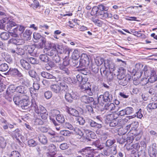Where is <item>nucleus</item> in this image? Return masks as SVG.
<instances>
[{
	"label": "nucleus",
	"mask_w": 157,
	"mask_h": 157,
	"mask_svg": "<svg viewBox=\"0 0 157 157\" xmlns=\"http://www.w3.org/2000/svg\"><path fill=\"white\" fill-rule=\"evenodd\" d=\"M116 106L113 103H108L105 104L104 109L110 112H113L115 110Z\"/></svg>",
	"instance_id": "obj_17"
},
{
	"label": "nucleus",
	"mask_w": 157,
	"mask_h": 157,
	"mask_svg": "<svg viewBox=\"0 0 157 157\" xmlns=\"http://www.w3.org/2000/svg\"><path fill=\"white\" fill-rule=\"evenodd\" d=\"M130 78L126 76L124 78H123L122 79L119 80L118 82L120 85L125 86L127 84Z\"/></svg>",
	"instance_id": "obj_27"
},
{
	"label": "nucleus",
	"mask_w": 157,
	"mask_h": 157,
	"mask_svg": "<svg viewBox=\"0 0 157 157\" xmlns=\"http://www.w3.org/2000/svg\"><path fill=\"white\" fill-rule=\"evenodd\" d=\"M11 42L12 43L15 45H21L23 42V40L21 39H18L16 38H13L10 40Z\"/></svg>",
	"instance_id": "obj_31"
},
{
	"label": "nucleus",
	"mask_w": 157,
	"mask_h": 157,
	"mask_svg": "<svg viewBox=\"0 0 157 157\" xmlns=\"http://www.w3.org/2000/svg\"><path fill=\"white\" fill-rule=\"evenodd\" d=\"M15 91H16V87L13 85H10L6 90L5 92L3 93V96L9 101H11L13 99L12 94Z\"/></svg>",
	"instance_id": "obj_4"
},
{
	"label": "nucleus",
	"mask_w": 157,
	"mask_h": 157,
	"mask_svg": "<svg viewBox=\"0 0 157 157\" xmlns=\"http://www.w3.org/2000/svg\"><path fill=\"white\" fill-rule=\"evenodd\" d=\"M15 104L20 106L23 109H27L29 105V97L25 94L21 96H15L13 98Z\"/></svg>",
	"instance_id": "obj_3"
},
{
	"label": "nucleus",
	"mask_w": 157,
	"mask_h": 157,
	"mask_svg": "<svg viewBox=\"0 0 157 157\" xmlns=\"http://www.w3.org/2000/svg\"><path fill=\"white\" fill-rule=\"evenodd\" d=\"M113 99V96L108 91L105 92L103 94L101 95L98 98V102L102 104L107 102H110Z\"/></svg>",
	"instance_id": "obj_5"
},
{
	"label": "nucleus",
	"mask_w": 157,
	"mask_h": 157,
	"mask_svg": "<svg viewBox=\"0 0 157 157\" xmlns=\"http://www.w3.org/2000/svg\"><path fill=\"white\" fill-rule=\"evenodd\" d=\"M9 33L11 36L14 37H16L18 36V34H20V33L18 32L17 29V28H14L12 29V31L10 32Z\"/></svg>",
	"instance_id": "obj_45"
},
{
	"label": "nucleus",
	"mask_w": 157,
	"mask_h": 157,
	"mask_svg": "<svg viewBox=\"0 0 157 157\" xmlns=\"http://www.w3.org/2000/svg\"><path fill=\"white\" fill-rule=\"evenodd\" d=\"M20 156L19 153L16 151H12L10 155V157H20Z\"/></svg>",
	"instance_id": "obj_58"
},
{
	"label": "nucleus",
	"mask_w": 157,
	"mask_h": 157,
	"mask_svg": "<svg viewBox=\"0 0 157 157\" xmlns=\"http://www.w3.org/2000/svg\"><path fill=\"white\" fill-rule=\"evenodd\" d=\"M87 79L86 81H84L83 82V83L80 84L81 89L83 91L90 86L89 83L87 82Z\"/></svg>",
	"instance_id": "obj_26"
},
{
	"label": "nucleus",
	"mask_w": 157,
	"mask_h": 157,
	"mask_svg": "<svg viewBox=\"0 0 157 157\" xmlns=\"http://www.w3.org/2000/svg\"><path fill=\"white\" fill-rule=\"evenodd\" d=\"M61 135L64 136H69L71 134L70 132L69 131L65 130H62L60 132Z\"/></svg>",
	"instance_id": "obj_61"
},
{
	"label": "nucleus",
	"mask_w": 157,
	"mask_h": 157,
	"mask_svg": "<svg viewBox=\"0 0 157 157\" xmlns=\"http://www.w3.org/2000/svg\"><path fill=\"white\" fill-rule=\"evenodd\" d=\"M33 40L35 42H38L40 40H41L42 37H44L42 36L40 33H34L33 34Z\"/></svg>",
	"instance_id": "obj_29"
},
{
	"label": "nucleus",
	"mask_w": 157,
	"mask_h": 157,
	"mask_svg": "<svg viewBox=\"0 0 157 157\" xmlns=\"http://www.w3.org/2000/svg\"><path fill=\"white\" fill-rule=\"evenodd\" d=\"M32 32L29 30H26L23 34V37L24 40H29L31 39V35Z\"/></svg>",
	"instance_id": "obj_24"
},
{
	"label": "nucleus",
	"mask_w": 157,
	"mask_h": 157,
	"mask_svg": "<svg viewBox=\"0 0 157 157\" xmlns=\"http://www.w3.org/2000/svg\"><path fill=\"white\" fill-rule=\"evenodd\" d=\"M47 54L48 55L53 57L57 54V49H49Z\"/></svg>",
	"instance_id": "obj_37"
},
{
	"label": "nucleus",
	"mask_w": 157,
	"mask_h": 157,
	"mask_svg": "<svg viewBox=\"0 0 157 157\" xmlns=\"http://www.w3.org/2000/svg\"><path fill=\"white\" fill-rule=\"evenodd\" d=\"M20 63L21 67L25 70H29L31 68V66L30 64L24 59H21L20 61Z\"/></svg>",
	"instance_id": "obj_15"
},
{
	"label": "nucleus",
	"mask_w": 157,
	"mask_h": 157,
	"mask_svg": "<svg viewBox=\"0 0 157 157\" xmlns=\"http://www.w3.org/2000/svg\"><path fill=\"white\" fill-rule=\"evenodd\" d=\"M149 82L153 83L157 80V75L154 70H151V71L150 77L148 78Z\"/></svg>",
	"instance_id": "obj_16"
},
{
	"label": "nucleus",
	"mask_w": 157,
	"mask_h": 157,
	"mask_svg": "<svg viewBox=\"0 0 157 157\" xmlns=\"http://www.w3.org/2000/svg\"><path fill=\"white\" fill-rule=\"evenodd\" d=\"M53 138H54L53 141L56 142H61L63 141L64 139V138L63 136H61L56 135L53 137Z\"/></svg>",
	"instance_id": "obj_44"
},
{
	"label": "nucleus",
	"mask_w": 157,
	"mask_h": 157,
	"mask_svg": "<svg viewBox=\"0 0 157 157\" xmlns=\"http://www.w3.org/2000/svg\"><path fill=\"white\" fill-rule=\"evenodd\" d=\"M88 123L91 128H93L97 129L101 128L102 127V125L101 123L96 122L90 119L88 120Z\"/></svg>",
	"instance_id": "obj_12"
},
{
	"label": "nucleus",
	"mask_w": 157,
	"mask_h": 157,
	"mask_svg": "<svg viewBox=\"0 0 157 157\" xmlns=\"http://www.w3.org/2000/svg\"><path fill=\"white\" fill-rule=\"evenodd\" d=\"M90 148L86 147L82 149L79 151V152L83 156L82 157H86L89 153H90L91 150Z\"/></svg>",
	"instance_id": "obj_25"
},
{
	"label": "nucleus",
	"mask_w": 157,
	"mask_h": 157,
	"mask_svg": "<svg viewBox=\"0 0 157 157\" xmlns=\"http://www.w3.org/2000/svg\"><path fill=\"white\" fill-rule=\"evenodd\" d=\"M51 90L54 93L56 94L61 93V88L60 84H53L50 86Z\"/></svg>",
	"instance_id": "obj_20"
},
{
	"label": "nucleus",
	"mask_w": 157,
	"mask_h": 157,
	"mask_svg": "<svg viewBox=\"0 0 157 157\" xmlns=\"http://www.w3.org/2000/svg\"><path fill=\"white\" fill-rule=\"evenodd\" d=\"M84 132L86 134V136L84 135V134L83 133V135L80 136L79 139L80 141L84 142H87L90 140V137H91V134L92 132L88 130H85Z\"/></svg>",
	"instance_id": "obj_8"
},
{
	"label": "nucleus",
	"mask_w": 157,
	"mask_h": 157,
	"mask_svg": "<svg viewBox=\"0 0 157 157\" xmlns=\"http://www.w3.org/2000/svg\"><path fill=\"white\" fill-rule=\"evenodd\" d=\"M67 79L69 80H71L72 83H78L79 84H81L82 83H83V81H86L87 80V79L83 78L82 75L79 74L76 76V79L75 78H73L72 79H71L70 78H67Z\"/></svg>",
	"instance_id": "obj_9"
},
{
	"label": "nucleus",
	"mask_w": 157,
	"mask_h": 157,
	"mask_svg": "<svg viewBox=\"0 0 157 157\" xmlns=\"http://www.w3.org/2000/svg\"><path fill=\"white\" fill-rule=\"evenodd\" d=\"M16 54L18 55H23L25 53V49L24 48V47L23 48L17 47L16 45Z\"/></svg>",
	"instance_id": "obj_34"
},
{
	"label": "nucleus",
	"mask_w": 157,
	"mask_h": 157,
	"mask_svg": "<svg viewBox=\"0 0 157 157\" xmlns=\"http://www.w3.org/2000/svg\"><path fill=\"white\" fill-rule=\"evenodd\" d=\"M65 98L67 101L71 103L73 99L77 98L76 93L73 91L71 93L67 92L65 95Z\"/></svg>",
	"instance_id": "obj_11"
},
{
	"label": "nucleus",
	"mask_w": 157,
	"mask_h": 157,
	"mask_svg": "<svg viewBox=\"0 0 157 157\" xmlns=\"http://www.w3.org/2000/svg\"><path fill=\"white\" fill-rule=\"evenodd\" d=\"M39 6V2L37 0H34L33 1V3L31 4V7L34 10L36 9Z\"/></svg>",
	"instance_id": "obj_63"
},
{
	"label": "nucleus",
	"mask_w": 157,
	"mask_h": 157,
	"mask_svg": "<svg viewBox=\"0 0 157 157\" xmlns=\"http://www.w3.org/2000/svg\"><path fill=\"white\" fill-rule=\"evenodd\" d=\"M81 100L82 102L86 104L89 103L94 101L93 98L86 95L82 96Z\"/></svg>",
	"instance_id": "obj_18"
},
{
	"label": "nucleus",
	"mask_w": 157,
	"mask_h": 157,
	"mask_svg": "<svg viewBox=\"0 0 157 157\" xmlns=\"http://www.w3.org/2000/svg\"><path fill=\"white\" fill-rule=\"evenodd\" d=\"M21 132L19 129L17 128L13 131L12 133V135L13 137L15 138L17 140L18 142L20 143V141L18 137L21 136Z\"/></svg>",
	"instance_id": "obj_21"
},
{
	"label": "nucleus",
	"mask_w": 157,
	"mask_h": 157,
	"mask_svg": "<svg viewBox=\"0 0 157 157\" xmlns=\"http://www.w3.org/2000/svg\"><path fill=\"white\" fill-rule=\"evenodd\" d=\"M89 63V58L87 55L86 54H82L79 61L78 67H85L88 65Z\"/></svg>",
	"instance_id": "obj_7"
},
{
	"label": "nucleus",
	"mask_w": 157,
	"mask_h": 157,
	"mask_svg": "<svg viewBox=\"0 0 157 157\" xmlns=\"http://www.w3.org/2000/svg\"><path fill=\"white\" fill-rule=\"evenodd\" d=\"M39 58L40 60L44 62H47L49 61L48 57L45 54L40 55L39 56Z\"/></svg>",
	"instance_id": "obj_49"
},
{
	"label": "nucleus",
	"mask_w": 157,
	"mask_h": 157,
	"mask_svg": "<svg viewBox=\"0 0 157 157\" xmlns=\"http://www.w3.org/2000/svg\"><path fill=\"white\" fill-rule=\"evenodd\" d=\"M147 108L150 109H155L157 108V102H152L148 104Z\"/></svg>",
	"instance_id": "obj_53"
},
{
	"label": "nucleus",
	"mask_w": 157,
	"mask_h": 157,
	"mask_svg": "<svg viewBox=\"0 0 157 157\" xmlns=\"http://www.w3.org/2000/svg\"><path fill=\"white\" fill-rule=\"evenodd\" d=\"M126 144H131L132 143L133 140H134V138L132 136H129L128 135H126Z\"/></svg>",
	"instance_id": "obj_57"
},
{
	"label": "nucleus",
	"mask_w": 157,
	"mask_h": 157,
	"mask_svg": "<svg viewBox=\"0 0 157 157\" xmlns=\"http://www.w3.org/2000/svg\"><path fill=\"white\" fill-rule=\"evenodd\" d=\"M60 86L61 93L65 92V93H66L68 92L69 87L66 83L64 82H61L60 83Z\"/></svg>",
	"instance_id": "obj_23"
},
{
	"label": "nucleus",
	"mask_w": 157,
	"mask_h": 157,
	"mask_svg": "<svg viewBox=\"0 0 157 157\" xmlns=\"http://www.w3.org/2000/svg\"><path fill=\"white\" fill-rule=\"evenodd\" d=\"M115 142V141L114 139H109L106 141L105 144L106 147L109 148L112 146V145L114 144Z\"/></svg>",
	"instance_id": "obj_39"
},
{
	"label": "nucleus",
	"mask_w": 157,
	"mask_h": 157,
	"mask_svg": "<svg viewBox=\"0 0 157 157\" xmlns=\"http://www.w3.org/2000/svg\"><path fill=\"white\" fill-rule=\"evenodd\" d=\"M36 95L37 94H33L32 95L34 98L31 100V109L34 110L37 114H39L40 113V116L42 119L45 120L48 116V113L46 109L42 105H40L39 108L38 102H36Z\"/></svg>",
	"instance_id": "obj_2"
},
{
	"label": "nucleus",
	"mask_w": 157,
	"mask_h": 157,
	"mask_svg": "<svg viewBox=\"0 0 157 157\" xmlns=\"http://www.w3.org/2000/svg\"><path fill=\"white\" fill-rule=\"evenodd\" d=\"M52 96V92L49 91H46L44 94V96L47 99H50Z\"/></svg>",
	"instance_id": "obj_64"
},
{
	"label": "nucleus",
	"mask_w": 157,
	"mask_h": 157,
	"mask_svg": "<svg viewBox=\"0 0 157 157\" xmlns=\"http://www.w3.org/2000/svg\"><path fill=\"white\" fill-rule=\"evenodd\" d=\"M47 44V46L50 48V49H57L56 45L54 43H52L50 41H48Z\"/></svg>",
	"instance_id": "obj_55"
},
{
	"label": "nucleus",
	"mask_w": 157,
	"mask_h": 157,
	"mask_svg": "<svg viewBox=\"0 0 157 157\" xmlns=\"http://www.w3.org/2000/svg\"><path fill=\"white\" fill-rule=\"evenodd\" d=\"M8 68V66L7 64L5 63H2L1 64V71H6Z\"/></svg>",
	"instance_id": "obj_56"
},
{
	"label": "nucleus",
	"mask_w": 157,
	"mask_h": 157,
	"mask_svg": "<svg viewBox=\"0 0 157 157\" xmlns=\"http://www.w3.org/2000/svg\"><path fill=\"white\" fill-rule=\"evenodd\" d=\"M33 89L31 87L30 88V91L31 95V96L32 98V100L34 99V98L33 97L32 95H33V94H36V102H38V101L37 99V97L38 95V94L36 92V90H38L39 88H40V85L39 83L38 82H34L33 85Z\"/></svg>",
	"instance_id": "obj_10"
},
{
	"label": "nucleus",
	"mask_w": 157,
	"mask_h": 157,
	"mask_svg": "<svg viewBox=\"0 0 157 157\" xmlns=\"http://www.w3.org/2000/svg\"><path fill=\"white\" fill-rule=\"evenodd\" d=\"M41 76L44 78L49 79L56 80V77L52 74L45 71H43L41 73Z\"/></svg>",
	"instance_id": "obj_22"
},
{
	"label": "nucleus",
	"mask_w": 157,
	"mask_h": 157,
	"mask_svg": "<svg viewBox=\"0 0 157 157\" xmlns=\"http://www.w3.org/2000/svg\"><path fill=\"white\" fill-rule=\"evenodd\" d=\"M57 52H59L60 54L63 53L64 52V48L62 45H57L56 46Z\"/></svg>",
	"instance_id": "obj_59"
},
{
	"label": "nucleus",
	"mask_w": 157,
	"mask_h": 157,
	"mask_svg": "<svg viewBox=\"0 0 157 157\" xmlns=\"http://www.w3.org/2000/svg\"><path fill=\"white\" fill-rule=\"evenodd\" d=\"M10 36L9 34L6 32H2L1 34V38L3 40H7Z\"/></svg>",
	"instance_id": "obj_50"
},
{
	"label": "nucleus",
	"mask_w": 157,
	"mask_h": 157,
	"mask_svg": "<svg viewBox=\"0 0 157 157\" xmlns=\"http://www.w3.org/2000/svg\"><path fill=\"white\" fill-rule=\"evenodd\" d=\"M109 9L107 7L101 4L97 6H94L90 12L92 16H98L101 19H105L107 18H112V14L111 13H108L104 11H107Z\"/></svg>",
	"instance_id": "obj_1"
},
{
	"label": "nucleus",
	"mask_w": 157,
	"mask_h": 157,
	"mask_svg": "<svg viewBox=\"0 0 157 157\" xmlns=\"http://www.w3.org/2000/svg\"><path fill=\"white\" fill-rule=\"evenodd\" d=\"M66 112L71 116L78 117L79 116V113L78 111L75 109L67 107L66 109Z\"/></svg>",
	"instance_id": "obj_14"
},
{
	"label": "nucleus",
	"mask_w": 157,
	"mask_h": 157,
	"mask_svg": "<svg viewBox=\"0 0 157 157\" xmlns=\"http://www.w3.org/2000/svg\"><path fill=\"white\" fill-rule=\"evenodd\" d=\"M91 20L96 25L99 27H101L102 26L103 24V22L101 20L98 19L92 18Z\"/></svg>",
	"instance_id": "obj_47"
},
{
	"label": "nucleus",
	"mask_w": 157,
	"mask_h": 157,
	"mask_svg": "<svg viewBox=\"0 0 157 157\" xmlns=\"http://www.w3.org/2000/svg\"><path fill=\"white\" fill-rule=\"evenodd\" d=\"M28 144L30 147H33L37 145V143L33 139H30L28 140Z\"/></svg>",
	"instance_id": "obj_41"
},
{
	"label": "nucleus",
	"mask_w": 157,
	"mask_h": 157,
	"mask_svg": "<svg viewBox=\"0 0 157 157\" xmlns=\"http://www.w3.org/2000/svg\"><path fill=\"white\" fill-rule=\"evenodd\" d=\"M39 140L40 142L43 144H46L48 141L47 137L44 135L40 136L39 137Z\"/></svg>",
	"instance_id": "obj_40"
},
{
	"label": "nucleus",
	"mask_w": 157,
	"mask_h": 157,
	"mask_svg": "<svg viewBox=\"0 0 157 157\" xmlns=\"http://www.w3.org/2000/svg\"><path fill=\"white\" fill-rule=\"evenodd\" d=\"M1 19L2 23L7 24L10 21L8 16L5 15L4 12H1Z\"/></svg>",
	"instance_id": "obj_19"
},
{
	"label": "nucleus",
	"mask_w": 157,
	"mask_h": 157,
	"mask_svg": "<svg viewBox=\"0 0 157 157\" xmlns=\"http://www.w3.org/2000/svg\"><path fill=\"white\" fill-rule=\"evenodd\" d=\"M94 60L96 65L98 66L102 64L104 61V58L99 57H96Z\"/></svg>",
	"instance_id": "obj_32"
},
{
	"label": "nucleus",
	"mask_w": 157,
	"mask_h": 157,
	"mask_svg": "<svg viewBox=\"0 0 157 157\" xmlns=\"http://www.w3.org/2000/svg\"><path fill=\"white\" fill-rule=\"evenodd\" d=\"M7 25V29L9 31H12V29H13V28L16 25V23L12 21H10L9 23ZM13 29H14V28H13Z\"/></svg>",
	"instance_id": "obj_35"
},
{
	"label": "nucleus",
	"mask_w": 157,
	"mask_h": 157,
	"mask_svg": "<svg viewBox=\"0 0 157 157\" xmlns=\"http://www.w3.org/2000/svg\"><path fill=\"white\" fill-rule=\"evenodd\" d=\"M73 130H74L77 135H79V136L83 135V132L79 128L76 127L74 128V129Z\"/></svg>",
	"instance_id": "obj_60"
},
{
	"label": "nucleus",
	"mask_w": 157,
	"mask_h": 157,
	"mask_svg": "<svg viewBox=\"0 0 157 157\" xmlns=\"http://www.w3.org/2000/svg\"><path fill=\"white\" fill-rule=\"evenodd\" d=\"M102 76L105 77L107 79L109 80H112L113 78L112 73L107 71L106 70L105 71L104 73L103 74Z\"/></svg>",
	"instance_id": "obj_36"
},
{
	"label": "nucleus",
	"mask_w": 157,
	"mask_h": 157,
	"mask_svg": "<svg viewBox=\"0 0 157 157\" xmlns=\"http://www.w3.org/2000/svg\"><path fill=\"white\" fill-rule=\"evenodd\" d=\"M157 151L152 150L151 149L149 151V154L150 157H156Z\"/></svg>",
	"instance_id": "obj_62"
},
{
	"label": "nucleus",
	"mask_w": 157,
	"mask_h": 157,
	"mask_svg": "<svg viewBox=\"0 0 157 157\" xmlns=\"http://www.w3.org/2000/svg\"><path fill=\"white\" fill-rule=\"evenodd\" d=\"M16 91L20 93H25L26 90H25L24 86H20L16 87Z\"/></svg>",
	"instance_id": "obj_46"
},
{
	"label": "nucleus",
	"mask_w": 157,
	"mask_h": 157,
	"mask_svg": "<svg viewBox=\"0 0 157 157\" xmlns=\"http://www.w3.org/2000/svg\"><path fill=\"white\" fill-rule=\"evenodd\" d=\"M72 59H78L79 58L80 56L78 50L75 49L74 50L72 55Z\"/></svg>",
	"instance_id": "obj_52"
},
{
	"label": "nucleus",
	"mask_w": 157,
	"mask_h": 157,
	"mask_svg": "<svg viewBox=\"0 0 157 157\" xmlns=\"http://www.w3.org/2000/svg\"><path fill=\"white\" fill-rule=\"evenodd\" d=\"M132 134H134L135 136V137L134 139H135L136 140L138 141L141 138L142 134V132L141 131H139L138 132H137L136 133L135 132H132Z\"/></svg>",
	"instance_id": "obj_43"
},
{
	"label": "nucleus",
	"mask_w": 157,
	"mask_h": 157,
	"mask_svg": "<svg viewBox=\"0 0 157 157\" xmlns=\"http://www.w3.org/2000/svg\"><path fill=\"white\" fill-rule=\"evenodd\" d=\"M110 155H116L117 153V145L114 144L111 147L108 148Z\"/></svg>",
	"instance_id": "obj_28"
},
{
	"label": "nucleus",
	"mask_w": 157,
	"mask_h": 157,
	"mask_svg": "<svg viewBox=\"0 0 157 157\" xmlns=\"http://www.w3.org/2000/svg\"><path fill=\"white\" fill-rule=\"evenodd\" d=\"M59 113L60 112L58 110L53 109L51 110L49 114L51 116L56 117Z\"/></svg>",
	"instance_id": "obj_48"
},
{
	"label": "nucleus",
	"mask_w": 157,
	"mask_h": 157,
	"mask_svg": "<svg viewBox=\"0 0 157 157\" xmlns=\"http://www.w3.org/2000/svg\"><path fill=\"white\" fill-rule=\"evenodd\" d=\"M118 117L117 113H112L108 115L107 117L110 120H114L117 119Z\"/></svg>",
	"instance_id": "obj_54"
},
{
	"label": "nucleus",
	"mask_w": 157,
	"mask_h": 157,
	"mask_svg": "<svg viewBox=\"0 0 157 157\" xmlns=\"http://www.w3.org/2000/svg\"><path fill=\"white\" fill-rule=\"evenodd\" d=\"M126 115H131L133 113L134 110L133 108L131 107H128L125 109Z\"/></svg>",
	"instance_id": "obj_51"
},
{
	"label": "nucleus",
	"mask_w": 157,
	"mask_h": 157,
	"mask_svg": "<svg viewBox=\"0 0 157 157\" xmlns=\"http://www.w3.org/2000/svg\"><path fill=\"white\" fill-rule=\"evenodd\" d=\"M56 120L59 123L62 124L65 121V119L63 115L60 113L56 117Z\"/></svg>",
	"instance_id": "obj_33"
},
{
	"label": "nucleus",
	"mask_w": 157,
	"mask_h": 157,
	"mask_svg": "<svg viewBox=\"0 0 157 157\" xmlns=\"http://www.w3.org/2000/svg\"><path fill=\"white\" fill-rule=\"evenodd\" d=\"M24 48L25 50L27 51L29 53L31 54L34 50L35 46L33 45H25L24 46Z\"/></svg>",
	"instance_id": "obj_30"
},
{
	"label": "nucleus",
	"mask_w": 157,
	"mask_h": 157,
	"mask_svg": "<svg viewBox=\"0 0 157 157\" xmlns=\"http://www.w3.org/2000/svg\"><path fill=\"white\" fill-rule=\"evenodd\" d=\"M126 136L123 135V136L122 137L120 136L117 139V143L121 144H124L126 142Z\"/></svg>",
	"instance_id": "obj_42"
},
{
	"label": "nucleus",
	"mask_w": 157,
	"mask_h": 157,
	"mask_svg": "<svg viewBox=\"0 0 157 157\" xmlns=\"http://www.w3.org/2000/svg\"><path fill=\"white\" fill-rule=\"evenodd\" d=\"M69 61V57L67 56H66L63 59V63L60 64L59 66V69L64 71V73L67 75H68L70 73L67 67L70 64Z\"/></svg>",
	"instance_id": "obj_6"
},
{
	"label": "nucleus",
	"mask_w": 157,
	"mask_h": 157,
	"mask_svg": "<svg viewBox=\"0 0 157 157\" xmlns=\"http://www.w3.org/2000/svg\"><path fill=\"white\" fill-rule=\"evenodd\" d=\"M40 41L41 42H39L38 44V47L39 48H42L45 46L46 40L45 38L42 37Z\"/></svg>",
	"instance_id": "obj_38"
},
{
	"label": "nucleus",
	"mask_w": 157,
	"mask_h": 157,
	"mask_svg": "<svg viewBox=\"0 0 157 157\" xmlns=\"http://www.w3.org/2000/svg\"><path fill=\"white\" fill-rule=\"evenodd\" d=\"M104 65L105 67L109 70V72L111 73L115 70L114 64L111 61H109L108 60L105 61L104 63Z\"/></svg>",
	"instance_id": "obj_13"
}]
</instances>
